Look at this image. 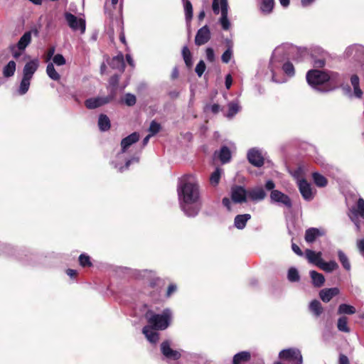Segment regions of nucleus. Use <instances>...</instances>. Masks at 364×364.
<instances>
[{
    "mask_svg": "<svg viewBox=\"0 0 364 364\" xmlns=\"http://www.w3.org/2000/svg\"><path fill=\"white\" fill-rule=\"evenodd\" d=\"M325 232L323 230L311 228L306 230L305 240L309 243H312L315 240L321 235H323Z\"/></svg>",
    "mask_w": 364,
    "mask_h": 364,
    "instance_id": "obj_22",
    "label": "nucleus"
},
{
    "mask_svg": "<svg viewBox=\"0 0 364 364\" xmlns=\"http://www.w3.org/2000/svg\"><path fill=\"white\" fill-rule=\"evenodd\" d=\"M161 350L162 354L169 359L178 360L181 357L179 351L174 350L171 348V343L168 341H164L161 344Z\"/></svg>",
    "mask_w": 364,
    "mask_h": 364,
    "instance_id": "obj_14",
    "label": "nucleus"
},
{
    "mask_svg": "<svg viewBox=\"0 0 364 364\" xmlns=\"http://www.w3.org/2000/svg\"><path fill=\"white\" fill-rule=\"evenodd\" d=\"M213 11L215 14L220 13V23L224 30H228L230 27V22L228 19V0H213L212 5Z\"/></svg>",
    "mask_w": 364,
    "mask_h": 364,
    "instance_id": "obj_5",
    "label": "nucleus"
},
{
    "mask_svg": "<svg viewBox=\"0 0 364 364\" xmlns=\"http://www.w3.org/2000/svg\"><path fill=\"white\" fill-rule=\"evenodd\" d=\"M247 159L249 162L255 166L261 167L264 164L262 152L257 148H252L248 151Z\"/></svg>",
    "mask_w": 364,
    "mask_h": 364,
    "instance_id": "obj_9",
    "label": "nucleus"
},
{
    "mask_svg": "<svg viewBox=\"0 0 364 364\" xmlns=\"http://www.w3.org/2000/svg\"><path fill=\"white\" fill-rule=\"evenodd\" d=\"M305 255L309 262L314 264V265L319 267L320 264L323 261V259L321 257L322 253L321 252H316L311 250H306L305 252Z\"/></svg>",
    "mask_w": 364,
    "mask_h": 364,
    "instance_id": "obj_21",
    "label": "nucleus"
},
{
    "mask_svg": "<svg viewBox=\"0 0 364 364\" xmlns=\"http://www.w3.org/2000/svg\"><path fill=\"white\" fill-rule=\"evenodd\" d=\"M205 53H206V58L208 61L213 62L215 60V54H214V50L213 48H206Z\"/></svg>",
    "mask_w": 364,
    "mask_h": 364,
    "instance_id": "obj_53",
    "label": "nucleus"
},
{
    "mask_svg": "<svg viewBox=\"0 0 364 364\" xmlns=\"http://www.w3.org/2000/svg\"><path fill=\"white\" fill-rule=\"evenodd\" d=\"M339 364H349L348 358L344 355H341L339 358Z\"/></svg>",
    "mask_w": 364,
    "mask_h": 364,
    "instance_id": "obj_64",
    "label": "nucleus"
},
{
    "mask_svg": "<svg viewBox=\"0 0 364 364\" xmlns=\"http://www.w3.org/2000/svg\"><path fill=\"white\" fill-rule=\"evenodd\" d=\"M65 18L68 25L73 31H80V33H84L86 29L85 20L82 18H77L75 15L66 12Z\"/></svg>",
    "mask_w": 364,
    "mask_h": 364,
    "instance_id": "obj_8",
    "label": "nucleus"
},
{
    "mask_svg": "<svg viewBox=\"0 0 364 364\" xmlns=\"http://www.w3.org/2000/svg\"><path fill=\"white\" fill-rule=\"evenodd\" d=\"M250 218L251 215L250 214L237 215L235 218L234 225L236 228L242 230L245 227L247 222Z\"/></svg>",
    "mask_w": 364,
    "mask_h": 364,
    "instance_id": "obj_26",
    "label": "nucleus"
},
{
    "mask_svg": "<svg viewBox=\"0 0 364 364\" xmlns=\"http://www.w3.org/2000/svg\"><path fill=\"white\" fill-rule=\"evenodd\" d=\"M309 309L316 316H319L323 312V307L318 300H314L310 303Z\"/></svg>",
    "mask_w": 364,
    "mask_h": 364,
    "instance_id": "obj_36",
    "label": "nucleus"
},
{
    "mask_svg": "<svg viewBox=\"0 0 364 364\" xmlns=\"http://www.w3.org/2000/svg\"><path fill=\"white\" fill-rule=\"evenodd\" d=\"M98 126L101 131H107L110 128V120L105 114H100L98 119Z\"/></svg>",
    "mask_w": 364,
    "mask_h": 364,
    "instance_id": "obj_33",
    "label": "nucleus"
},
{
    "mask_svg": "<svg viewBox=\"0 0 364 364\" xmlns=\"http://www.w3.org/2000/svg\"><path fill=\"white\" fill-rule=\"evenodd\" d=\"M314 65L315 67L322 68L325 65V59H323V58L316 59L314 60Z\"/></svg>",
    "mask_w": 364,
    "mask_h": 364,
    "instance_id": "obj_58",
    "label": "nucleus"
},
{
    "mask_svg": "<svg viewBox=\"0 0 364 364\" xmlns=\"http://www.w3.org/2000/svg\"><path fill=\"white\" fill-rule=\"evenodd\" d=\"M340 293V290L337 287H333V288H328V289H323L320 291L319 296L323 302H328L331 301V299L335 296H337Z\"/></svg>",
    "mask_w": 364,
    "mask_h": 364,
    "instance_id": "obj_20",
    "label": "nucleus"
},
{
    "mask_svg": "<svg viewBox=\"0 0 364 364\" xmlns=\"http://www.w3.org/2000/svg\"><path fill=\"white\" fill-rule=\"evenodd\" d=\"M328 73L325 71L312 70H309L306 74V80L309 85L319 91H327L323 90L320 86L328 82Z\"/></svg>",
    "mask_w": 364,
    "mask_h": 364,
    "instance_id": "obj_6",
    "label": "nucleus"
},
{
    "mask_svg": "<svg viewBox=\"0 0 364 364\" xmlns=\"http://www.w3.org/2000/svg\"><path fill=\"white\" fill-rule=\"evenodd\" d=\"M79 262L82 267H89L91 266V262L90 260V257L85 254H82L79 257Z\"/></svg>",
    "mask_w": 364,
    "mask_h": 364,
    "instance_id": "obj_49",
    "label": "nucleus"
},
{
    "mask_svg": "<svg viewBox=\"0 0 364 364\" xmlns=\"http://www.w3.org/2000/svg\"><path fill=\"white\" fill-rule=\"evenodd\" d=\"M312 178L314 183L318 187H325L328 183L327 179L318 172L313 173Z\"/></svg>",
    "mask_w": 364,
    "mask_h": 364,
    "instance_id": "obj_38",
    "label": "nucleus"
},
{
    "mask_svg": "<svg viewBox=\"0 0 364 364\" xmlns=\"http://www.w3.org/2000/svg\"><path fill=\"white\" fill-rule=\"evenodd\" d=\"M350 82L353 87L354 95L356 97L360 98L363 92L359 87V78L356 75H354L350 78Z\"/></svg>",
    "mask_w": 364,
    "mask_h": 364,
    "instance_id": "obj_34",
    "label": "nucleus"
},
{
    "mask_svg": "<svg viewBox=\"0 0 364 364\" xmlns=\"http://www.w3.org/2000/svg\"><path fill=\"white\" fill-rule=\"evenodd\" d=\"M338 257L343 268L346 269V270H350V264L346 255L342 250H338Z\"/></svg>",
    "mask_w": 364,
    "mask_h": 364,
    "instance_id": "obj_43",
    "label": "nucleus"
},
{
    "mask_svg": "<svg viewBox=\"0 0 364 364\" xmlns=\"http://www.w3.org/2000/svg\"><path fill=\"white\" fill-rule=\"evenodd\" d=\"M109 101V99L108 97H92L87 99L85 104L87 108L88 109H95L103 105H105L108 103Z\"/></svg>",
    "mask_w": 364,
    "mask_h": 364,
    "instance_id": "obj_19",
    "label": "nucleus"
},
{
    "mask_svg": "<svg viewBox=\"0 0 364 364\" xmlns=\"http://www.w3.org/2000/svg\"><path fill=\"white\" fill-rule=\"evenodd\" d=\"M357 247L361 253L364 252V239L358 240Z\"/></svg>",
    "mask_w": 364,
    "mask_h": 364,
    "instance_id": "obj_62",
    "label": "nucleus"
},
{
    "mask_svg": "<svg viewBox=\"0 0 364 364\" xmlns=\"http://www.w3.org/2000/svg\"><path fill=\"white\" fill-rule=\"evenodd\" d=\"M232 83V76L230 74H228L225 77V87L228 90L230 88Z\"/></svg>",
    "mask_w": 364,
    "mask_h": 364,
    "instance_id": "obj_59",
    "label": "nucleus"
},
{
    "mask_svg": "<svg viewBox=\"0 0 364 364\" xmlns=\"http://www.w3.org/2000/svg\"><path fill=\"white\" fill-rule=\"evenodd\" d=\"M110 66L114 69L123 70L125 66L123 55L119 54L114 57L111 60Z\"/></svg>",
    "mask_w": 364,
    "mask_h": 364,
    "instance_id": "obj_29",
    "label": "nucleus"
},
{
    "mask_svg": "<svg viewBox=\"0 0 364 364\" xmlns=\"http://www.w3.org/2000/svg\"><path fill=\"white\" fill-rule=\"evenodd\" d=\"M358 215L364 218V200L363 198L358 199L357 207L352 208L349 213V217L355 223V224L357 226V228L359 229V225L356 221V217Z\"/></svg>",
    "mask_w": 364,
    "mask_h": 364,
    "instance_id": "obj_15",
    "label": "nucleus"
},
{
    "mask_svg": "<svg viewBox=\"0 0 364 364\" xmlns=\"http://www.w3.org/2000/svg\"><path fill=\"white\" fill-rule=\"evenodd\" d=\"M205 64L203 60H200L196 67V73L199 77H201L205 70Z\"/></svg>",
    "mask_w": 364,
    "mask_h": 364,
    "instance_id": "obj_50",
    "label": "nucleus"
},
{
    "mask_svg": "<svg viewBox=\"0 0 364 364\" xmlns=\"http://www.w3.org/2000/svg\"><path fill=\"white\" fill-rule=\"evenodd\" d=\"M297 185L299 192L304 200L307 201L313 200L314 198V192L309 183L306 180H299Z\"/></svg>",
    "mask_w": 364,
    "mask_h": 364,
    "instance_id": "obj_10",
    "label": "nucleus"
},
{
    "mask_svg": "<svg viewBox=\"0 0 364 364\" xmlns=\"http://www.w3.org/2000/svg\"><path fill=\"white\" fill-rule=\"evenodd\" d=\"M363 55H364V47L360 45L350 46L345 50L346 57L352 56L355 59H359Z\"/></svg>",
    "mask_w": 364,
    "mask_h": 364,
    "instance_id": "obj_18",
    "label": "nucleus"
},
{
    "mask_svg": "<svg viewBox=\"0 0 364 364\" xmlns=\"http://www.w3.org/2000/svg\"><path fill=\"white\" fill-rule=\"evenodd\" d=\"M319 268L324 272H331L338 268V264L334 261L324 262L323 260L320 264Z\"/></svg>",
    "mask_w": 364,
    "mask_h": 364,
    "instance_id": "obj_31",
    "label": "nucleus"
},
{
    "mask_svg": "<svg viewBox=\"0 0 364 364\" xmlns=\"http://www.w3.org/2000/svg\"><path fill=\"white\" fill-rule=\"evenodd\" d=\"M39 66V60L36 58L28 62L23 69V76L32 79Z\"/></svg>",
    "mask_w": 364,
    "mask_h": 364,
    "instance_id": "obj_17",
    "label": "nucleus"
},
{
    "mask_svg": "<svg viewBox=\"0 0 364 364\" xmlns=\"http://www.w3.org/2000/svg\"><path fill=\"white\" fill-rule=\"evenodd\" d=\"M182 55L187 67L191 68L193 65L191 53L187 46L182 49Z\"/></svg>",
    "mask_w": 364,
    "mask_h": 364,
    "instance_id": "obj_44",
    "label": "nucleus"
},
{
    "mask_svg": "<svg viewBox=\"0 0 364 364\" xmlns=\"http://www.w3.org/2000/svg\"><path fill=\"white\" fill-rule=\"evenodd\" d=\"M291 248H292V250L298 255L299 256H301L303 255L301 249L299 248V247L298 245H296V244H292V246H291Z\"/></svg>",
    "mask_w": 364,
    "mask_h": 364,
    "instance_id": "obj_63",
    "label": "nucleus"
},
{
    "mask_svg": "<svg viewBox=\"0 0 364 364\" xmlns=\"http://www.w3.org/2000/svg\"><path fill=\"white\" fill-rule=\"evenodd\" d=\"M16 63L14 60L9 61L3 68V75L5 77L13 76L16 71Z\"/></svg>",
    "mask_w": 364,
    "mask_h": 364,
    "instance_id": "obj_32",
    "label": "nucleus"
},
{
    "mask_svg": "<svg viewBox=\"0 0 364 364\" xmlns=\"http://www.w3.org/2000/svg\"><path fill=\"white\" fill-rule=\"evenodd\" d=\"M232 55V51L230 48L226 50L222 55L221 59L223 63H228L230 62Z\"/></svg>",
    "mask_w": 364,
    "mask_h": 364,
    "instance_id": "obj_52",
    "label": "nucleus"
},
{
    "mask_svg": "<svg viewBox=\"0 0 364 364\" xmlns=\"http://www.w3.org/2000/svg\"><path fill=\"white\" fill-rule=\"evenodd\" d=\"M53 65L57 66H62L66 63L65 58L61 54H56L53 57Z\"/></svg>",
    "mask_w": 364,
    "mask_h": 364,
    "instance_id": "obj_47",
    "label": "nucleus"
},
{
    "mask_svg": "<svg viewBox=\"0 0 364 364\" xmlns=\"http://www.w3.org/2000/svg\"><path fill=\"white\" fill-rule=\"evenodd\" d=\"M210 38V31L207 26L200 28L196 36L195 43L197 46H202L206 43Z\"/></svg>",
    "mask_w": 364,
    "mask_h": 364,
    "instance_id": "obj_16",
    "label": "nucleus"
},
{
    "mask_svg": "<svg viewBox=\"0 0 364 364\" xmlns=\"http://www.w3.org/2000/svg\"><path fill=\"white\" fill-rule=\"evenodd\" d=\"M178 196L181 210L188 217H195L200 212L202 202L199 184L193 175L183 176L178 186Z\"/></svg>",
    "mask_w": 364,
    "mask_h": 364,
    "instance_id": "obj_1",
    "label": "nucleus"
},
{
    "mask_svg": "<svg viewBox=\"0 0 364 364\" xmlns=\"http://www.w3.org/2000/svg\"><path fill=\"white\" fill-rule=\"evenodd\" d=\"M146 317L150 326L144 327L143 333L150 343H156L159 340L156 330H164L168 328L171 321L172 312L169 309H166L161 314L148 312Z\"/></svg>",
    "mask_w": 364,
    "mask_h": 364,
    "instance_id": "obj_2",
    "label": "nucleus"
},
{
    "mask_svg": "<svg viewBox=\"0 0 364 364\" xmlns=\"http://www.w3.org/2000/svg\"><path fill=\"white\" fill-rule=\"evenodd\" d=\"M303 169L301 168H298L295 171H294L291 174L294 176V178L296 179L297 182L299 180H304L303 178H301L302 176Z\"/></svg>",
    "mask_w": 364,
    "mask_h": 364,
    "instance_id": "obj_54",
    "label": "nucleus"
},
{
    "mask_svg": "<svg viewBox=\"0 0 364 364\" xmlns=\"http://www.w3.org/2000/svg\"><path fill=\"white\" fill-rule=\"evenodd\" d=\"M275 187L274 183L272 180H269L266 182L265 188L267 190H272V191L274 190Z\"/></svg>",
    "mask_w": 364,
    "mask_h": 364,
    "instance_id": "obj_61",
    "label": "nucleus"
},
{
    "mask_svg": "<svg viewBox=\"0 0 364 364\" xmlns=\"http://www.w3.org/2000/svg\"><path fill=\"white\" fill-rule=\"evenodd\" d=\"M177 289V287L176 284H170L168 287L167 290V296H170L173 292H175Z\"/></svg>",
    "mask_w": 364,
    "mask_h": 364,
    "instance_id": "obj_60",
    "label": "nucleus"
},
{
    "mask_svg": "<svg viewBox=\"0 0 364 364\" xmlns=\"http://www.w3.org/2000/svg\"><path fill=\"white\" fill-rule=\"evenodd\" d=\"M274 0H261L259 10L264 15L270 14L274 9Z\"/></svg>",
    "mask_w": 364,
    "mask_h": 364,
    "instance_id": "obj_25",
    "label": "nucleus"
},
{
    "mask_svg": "<svg viewBox=\"0 0 364 364\" xmlns=\"http://www.w3.org/2000/svg\"><path fill=\"white\" fill-rule=\"evenodd\" d=\"M266 196V192L262 186H255L247 191V198L253 202L262 201Z\"/></svg>",
    "mask_w": 364,
    "mask_h": 364,
    "instance_id": "obj_13",
    "label": "nucleus"
},
{
    "mask_svg": "<svg viewBox=\"0 0 364 364\" xmlns=\"http://www.w3.org/2000/svg\"><path fill=\"white\" fill-rule=\"evenodd\" d=\"M16 49H18L16 46L14 45L11 46L12 55L16 59L18 58L21 54V50L18 51Z\"/></svg>",
    "mask_w": 364,
    "mask_h": 364,
    "instance_id": "obj_56",
    "label": "nucleus"
},
{
    "mask_svg": "<svg viewBox=\"0 0 364 364\" xmlns=\"http://www.w3.org/2000/svg\"><path fill=\"white\" fill-rule=\"evenodd\" d=\"M31 80V78L23 76L19 88L18 90V92L20 95H23L28 92L30 87Z\"/></svg>",
    "mask_w": 364,
    "mask_h": 364,
    "instance_id": "obj_37",
    "label": "nucleus"
},
{
    "mask_svg": "<svg viewBox=\"0 0 364 364\" xmlns=\"http://www.w3.org/2000/svg\"><path fill=\"white\" fill-rule=\"evenodd\" d=\"M287 277L290 282H298L299 280V274L297 269L294 267H291L288 271Z\"/></svg>",
    "mask_w": 364,
    "mask_h": 364,
    "instance_id": "obj_46",
    "label": "nucleus"
},
{
    "mask_svg": "<svg viewBox=\"0 0 364 364\" xmlns=\"http://www.w3.org/2000/svg\"><path fill=\"white\" fill-rule=\"evenodd\" d=\"M218 157L222 163L225 164L230 161L231 158L230 151L227 146H223L221 148Z\"/></svg>",
    "mask_w": 364,
    "mask_h": 364,
    "instance_id": "obj_41",
    "label": "nucleus"
},
{
    "mask_svg": "<svg viewBox=\"0 0 364 364\" xmlns=\"http://www.w3.org/2000/svg\"><path fill=\"white\" fill-rule=\"evenodd\" d=\"M356 311L354 306L346 304H342L338 306V314H348L351 315L355 314Z\"/></svg>",
    "mask_w": 364,
    "mask_h": 364,
    "instance_id": "obj_40",
    "label": "nucleus"
},
{
    "mask_svg": "<svg viewBox=\"0 0 364 364\" xmlns=\"http://www.w3.org/2000/svg\"><path fill=\"white\" fill-rule=\"evenodd\" d=\"M46 73L48 76L53 80H59L60 79V74L55 70L53 63H49L46 67Z\"/></svg>",
    "mask_w": 364,
    "mask_h": 364,
    "instance_id": "obj_39",
    "label": "nucleus"
},
{
    "mask_svg": "<svg viewBox=\"0 0 364 364\" xmlns=\"http://www.w3.org/2000/svg\"><path fill=\"white\" fill-rule=\"evenodd\" d=\"M328 73V82L331 85L335 86L336 85L341 82V77L338 73L335 72H327Z\"/></svg>",
    "mask_w": 364,
    "mask_h": 364,
    "instance_id": "obj_45",
    "label": "nucleus"
},
{
    "mask_svg": "<svg viewBox=\"0 0 364 364\" xmlns=\"http://www.w3.org/2000/svg\"><path fill=\"white\" fill-rule=\"evenodd\" d=\"M279 357L280 359L288 361L290 364H302V355L299 350L289 348L282 350Z\"/></svg>",
    "mask_w": 364,
    "mask_h": 364,
    "instance_id": "obj_7",
    "label": "nucleus"
},
{
    "mask_svg": "<svg viewBox=\"0 0 364 364\" xmlns=\"http://www.w3.org/2000/svg\"><path fill=\"white\" fill-rule=\"evenodd\" d=\"M136 101V97L134 95L128 93L125 95L124 102L127 105L132 106L135 105Z\"/></svg>",
    "mask_w": 364,
    "mask_h": 364,
    "instance_id": "obj_51",
    "label": "nucleus"
},
{
    "mask_svg": "<svg viewBox=\"0 0 364 364\" xmlns=\"http://www.w3.org/2000/svg\"><path fill=\"white\" fill-rule=\"evenodd\" d=\"M55 50V47H51L48 50L47 53H46V62L50 60L51 58L53 59V57L55 55H54Z\"/></svg>",
    "mask_w": 364,
    "mask_h": 364,
    "instance_id": "obj_55",
    "label": "nucleus"
},
{
    "mask_svg": "<svg viewBox=\"0 0 364 364\" xmlns=\"http://www.w3.org/2000/svg\"><path fill=\"white\" fill-rule=\"evenodd\" d=\"M183 2L186 20V22L189 23L193 17V6L191 1L188 0H183Z\"/></svg>",
    "mask_w": 364,
    "mask_h": 364,
    "instance_id": "obj_35",
    "label": "nucleus"
},
{
    "mask_svg": "<svg viewBox=\"0 0 364 364\" xmlns=\"http://www.w3.org/2000/svg\"><path fill=\"white\" fill-rule=\"evenodd\" d=\"M139 139V136L136 132H134L125 137L122 140L121 146H122V151L117 155V161L115 162V167L118 168L119 171L122 172L124 170L127 169L132 162H138L139 159L136 157H133L132 159L126 161L124 166H120L121 161L124 160V153L127 149L133 144L138 141Z\"/></svg>",
    "mask_w": 364,
    "mask_h": 364,
    "instance_id": "obj_4",
    "label": "nucleus"
},
{
    "mask_svg": "<svg viewBox=\"0 0 364 364\" xmlns=\"http://www.w3.org/2000/svg\"><path fill=\"white\" fill-rule=\"evenodd\" d=\"M310 277L312 281V284L315 287H321L325 282L324 276L314 270H311L309 272Z\"/></svg>",
    "mask_w": 364,
    "mask_h": 364,
    "instance_id": "obj_23",
    "label": "nucleus"
},
{
    "mask_svg": "<svg viewBox=\"0 0 364 364\" xmlns=\"http://www.w3.org/2000/svg\"><path fill=\"white\" fill-rule=\"evenodd\" d=\"M337 327L340 331L346 333L350 332V328L348 326V318L346 316H341L338 318Z\"/></svg>",
    "mask_w": 364,
    "mask_h": 364,
    "instance_id": "obj_42",
    "label": "nucleus"
},
{
    "mask_svg": "<svg viewBox=\"0 0 364 364\" xmlns=\"http://www.w3.org/2000/svg\"><path fill=\"white\" fill-rule=\"evenodd\" d=\"M223 171L220 168H216L210 176V183L212 186H217L220 182Z\"/></svg>",
    "mask_w": 364,
    "mask_h": 364,
    "instance_id": "obj_30",
    "label": "nucleus"
},
{
    "mask_svg": "<svg viewBox=\"0 0 364 364\" xmlns=\"http://www.w3.org/2000/svg\"><path fill=\"white\" fill-rule=\"evenodd\" d=\"M251 358L250 353L247 351H242L235 354L233 357L232 364H242L247 362Z\"/></svg>",
    "mask_w": 364,
    "mask_h": 364,
    "instance_id": "obj_27",
    "label": "nucleus"
},
{
    "mask_svg": "<svg viewBox=\"0 0 364 364\" xmlns=\"http://www.w3.org/2000/svg\"><path fill=\"white\" fill-rule=\"evenodd\" d=\"M31 41V32H26L19 39L18 43L16 45L18 50L23 51L30 44Z\"/></svg>",
    "mask_w": 364,
    "mask_h": 364,
    "instance_id": "obj_24",
    "label": "nucleus"
},
{
    "mask_svg": "<svg viewBox=\"0 0 364 364\" xmlns=\"http://www.w3.org/2000/svg\"><path fill=\"white\" fill-rule=\"evenodd\" d=\"M228 110L225 116L231 119L240 111L241 107L238 102H231L228 103Z\"/></svg>",
    "mask_w": 364,
    "mask_h": 364,
    "instance_id": "obj_28",
    "label": "nucleus"
},
{
    "mask_svg": "<svg viewBox=\"0 0 364 364\" xmlns=\"http://www.w3.org/2000/svg\"><path fill=\"white\" fill-rule=\"evenodd\" d=\"M161 129V125L156 121H152L150 124L149 132L151 136L157 134Z\"/></svg>",
    "mask_w": 364,
    "mask_h": 364,
    "instance_id": "obj_48",
    "label": "nucleus"
},
{
    "mask_svg": "<svg viewBox=\"0 0 364 364\" xmlns=\"http://www.w3.org/2000/svg\"><path fill=\"white\" fill-rule=\"evenodd\" d=\"M287 55L285 47L283 46L277 47L273 51L270 68L272 73V80L276 82L282 83L286 82V80L280 81L276 79L275 71L280 66H282V70L287 76L293 77L295 74L293 64L289 61L284 62Z\"/></svg>",
    "mask_w": 364,
    "mask_h": 364,
    "instance_id": "obj_3",
    "label": "nucleus"
},
{
    "mask_svg": "<svg viewBox=\"0 0 364 364\" xmlns=\"http://www.w3.org/2000/svg\"><path fill=\"white\" fill-rule=\"evenodd\" d=\"M271 200L274 203H281L287 208L291 207L290 198L278 190H273L270 193Z\"/></svg>",
    "mask_w": 364,
    "mask_h": 364,
    "instance_id": "obj_12",
    "label": "nucleus"
},
{
    "mask_svg": "<svg viewBox=\"0 0 364 364\" xmlns=\"http://www.w3.org/2000/svg\"><path fill=\"white\" fill-rule=\"evenodd\" d=\"M118 82H119V76L118 75H113L112 77H111V78L109 79V85L114 87L117 85L118 84Z\"/></svg>",
    "mask_w": 364,
    "mask_h": 364,
    "instance_id": "obj_57",
    "label": "nucleus"
},
{
    "mask_svg": "<svg viewBox=\"0 0 364 364\" xmlns=\"http://www.w3.org/2000/svg\"><path fill=\"white\" fill-rule=\"evenodd\" d=\"M231 198L235 203H245L247 199V191L242 186H235L231 189Z\"/></svg>",
    "mask_w": 364,
    "mask_h": 364,
    "instance_id": "obj_11",
    "label": "nucleus"
}]
</instances>
